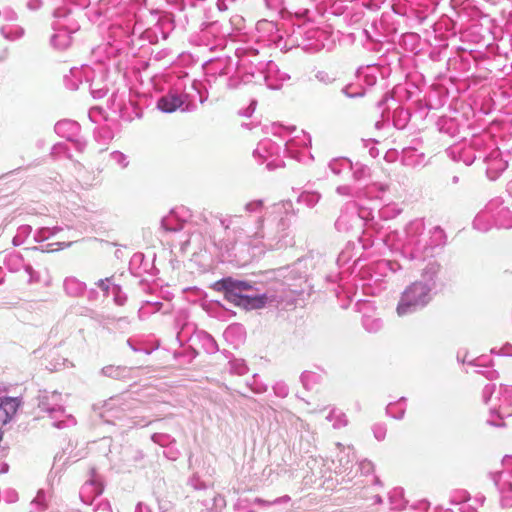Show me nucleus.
<instances>
[{"label":"nucleus","mask_w":512,"mask_h":512,"mask_svg":"<svg viewBox=\"0 0 512 512\" xmlns=\"http://www.w3.org/2000/svg\"><path fill=\"white\" fill-rule=\"evenodd\" d=\"M224 298L236 307L244 310H257L266 305V295L250 296L245 294L253 289V286L245 281L232 280L230 278L222 281Z\"/></svg>","instance_id":"1"},{"label":"nucleus","mask_w":512,"mask_h":512,"mask_svg":"<svg viewBox=\"0 0 512 512\" xmlns=\"http://www.w3.org/2000/svg\"><path fill=\"white\" fill-rule=\"evenodd\" d=\"M429 293L427 285L421 282H415L409 286L403 293L402 298L397 306L398 315L406 314L411 307L423 305Z\"/></svg>","instance_id":"2"},{"label":"nucleus","mask_w":512,"mask_h":512,"mask_svg":"<svg viewBox=\"0 0 512 512\" xmlns=\"http://www.w3.org/2000/svg\"><path fill=\"white\" fill-rule=\"evenodd\" d=\"M21 400L16 397H2L0 398V426L9 423L16 415Z\"/></svg>","instance_id":"3"},{"label":"nucleus","mask_w":512,"mask_h":512,"mask_svg":"<svg viewBox=\"0 0 512 512\" xmlns=\"http://www.w3.org/2000/svg\"><path fill=\"white\" fill-rule=\"evenodd\" d=\"M183 104L182 99L177 95H167L158 101V107L167 113H172L180 108Z\"/></svg>","instance_id":"4"},{"label":"nucleus","mask_w":512,"mask_h":512,"mask_svg":"<svg viewBox=\"0 0 512 512\" xmlns=\"http://www.w3.org/2000/svg\"><path fill=\"white\" fill-rule=\"evenodd\" d=\"M99 286L105 290V291H108V286L106 285L105 281L104 280H100L99 282Z\"/></svg>","instance_id":"5"}]
</instances>
